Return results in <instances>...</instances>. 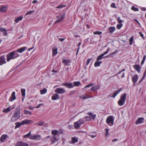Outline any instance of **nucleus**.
<instances>
[{"label": "nucleus", "mask_w": 146, "mask_h": 146, "mask_svg": "<svg viewBox=\"0 0 146 146\" xmlns=\"http://www.w3.org/2000/svg\"><path fill=\"white\" fill-rule=\"evenodd\" d=\"M47 90L46 88H44L42 90H41L40 91V94L41 95L45 94L47 92Z\"/></svg>", "instance_id": "obj_35"}, {"label": "nucleus", "mask_w": 146, "mask_h": 146, "mask_svg": "<svg viewBox=\"0 0 146 146\" xmlns=\"http://www.w3.org/2000/svg\"><path fill=\"white\" fill-rule=\"evenodd\" d=\"M88 114L92 117V119L93 120H94L95 119L96 117V114H93L92 113L89 112L88 113Z\"/></svg>", "instance_id": "obj_30"}, {"label": "nucleus", "mask_w": 146, "mask_h": 146, "mask_svg": "<svg viewBox=\"0 0 146 146\" xmlns=\"http://www.w3.org/2000/svg\"><path fill=\"white\" fill-rule=\"evenodd\" d=\"M31 131H30L28 133L25 135L24 136V137H26V138L29 137L31 135Z\"/></svg>", "instance_id": "obj_45"}, {"label": "nucleus", "mask_w": 146, "mask_h": 146, "mask_svg": "<svg viewBox=\"0 0 146 146\" xmlns=\"http://www.w3.org/2000/svg\"><path fill=\"white\" fill-rule=\"evenodd\" d=\"M74 128L76 129H79L81 126V125L79 123H78V121L77 122H75L74 123Z\"/></svg>", "instance_id": "obj_26"}, {"label": "nucleus", "mask_w": 146, "mask_h": 146, "mask_svg": "<svg viewBox=\"0 0 146 146\" xmlns=\"http://www.w3.org/2000/svg\"><path fill=\"white\" fill-rule=\"evenodd\" d=\"M69 62V60H62V63H63L65 64L66 65L67 64V63Z\"/></svg>", "instance_id": "obj_46"}, {"label": "nucleus", "mask_w": 146, "mask_h": 146, "mask_svg": "<svg viewBox=\"0 0 146 146\" xmlns=\"http://www.w3.org/2000/svg\"><path fill=\"white\" fill-rule=\"evenodd\" d=\"M75 91L73 90V91H71L70 92L69 95L71 96V95L74 94H75Z\"/></svg>", "instance_id": "obj_60"}, {"label": "nucleus", "mask_w": 146, "mask_h": 146, "mask_svg": "<svg viewBox=\"0 0 146 146\" xmlns=\"http://www.w3.org/2000/svg\"><path fill=\"white\" fill-rule=\"evenodd\" d=\"M15 92H13L11 94V96L10 97L9 101L11 102H13L16 99V97L15 96Z\"/></svg>", "instance_id": "obj_14"}, {"label": "nucleus", "mask_w": 146, "mask_h": 146, "mask_svg": "<svg viewBox=\"0 0 146 146\" xmlns=\"http://www.w3.org/2000/svg\"><path fill=\"white\" fill-rule=\"evenodd\" d=\"M41 138V136L40 135H33L30 137V139L32 140H40Z\"/></svg>", "instance_id": "obj_10"}, {"label": "nucleus", "mask_w": 146, "mask_h": 146, "mask_svg": "<svg viewBox=\"0 0 146 146\" xmlns=\"http://www.w3.org/2000/svg\"><path fill=\"white\" fill-rule=\"evenodd\" d=\"M115 27H110L108 29V31L111 33H113L115 31Z\"/></svg>", "instance_id": "obj_29"}, {"label": "nucleus", "mask_w": 146, "mask_h": 146, "mask_svg": "<svg viewBox=\"0 0 146 146\" xmlns=\"http://www.w3.org/2000/svg\"><path fill=\"white\" fill-rule=\"evenodd\" d=\"M84 120L85 121V122L90 121L92 120L91 117H89L88 116H86L84 117Z\"/></svg>", "instance_id": "obj_38"}, {"label": "nucleus", "mask_w": 146, "mask_h": 146, "mask_svg": "<svg viewBox=\"0 0 146 146\" xmlns=\"http://www.w3.org/2000/svg\"><path fill=\"white\" fill-rule=\"evenodd\" d=\"M20 116V111L19 109L16 110L11 118V121L14 122L18 119Z\"/></svg>", "instance_id": "obj_2"}, {"label": "nucleus", "mask_w": 146, "mask_h": 146, "mask_svg": "<svg viewBox=\"0 0 146 146\" xmlns=\"http://www.w3.org/2000/svg\"><path fill=\"white\" fill-rule=\"evenodd\" d=\"M28 143L23 141L17 142L14 146H29Z\"/></svg>", "instance_id": "obj_9"}, {"label": "nucleus", "mask_w": 146, "mask_h": 146, "mask_svg": "<svg viewBox=\"0 0 146 146\" xmlns=\"http://www.w3.org/2000/svg\"><path fill=\"white\" fill-rule=\"evenodd\" d=\"M15 107V106H11V107H9L7 108H6L5 109H3V112H5V113H7L10 111L12 109H13Z\"/></svg>", "instance_id": "obj_18"}, {"label": "nucleus", "mask_w": 146, "mask_h": 146, "mask_svg": "<svg viewBox=\"0 0 146 146\" xmlns=\"http://www.w3.org/2000/svg\"><path fill=\"white\" fill-rule=\"evenodd\" d=\"M66 5H60L56 7L57 8H62L66 7Z\"/></svg>", "instance_id": "obj_53"}, {"label": "nucleus", "mask_w": 146, "mask_h": 146, "mask_svg": "<svg viewBox=\"0 0 146 146\" xmlns=\"http://www.w3.org/2000/svg\"><path fill=\"white\" fill-rule=\"evenodd\" d=\"M15 124L16 126L15 127V129H16L17 128L19 127L21 125H22V122H17L15 123Z\"/></svg>", "instance_id": "obj_33"}, {"label": "nucleus", "mask_w": 146, "mask_h": 146, "mask_svg": "<svg viewBox=\"0 0 146 146\" xmlns=\"http://www.w3.org/2000/svg\"><path fill=\"white\" fill-rule=\"evenodd\" d=\"M133 40V37L131 36L129 40V44L130 45H132Z\"/></svg>", "instance_id": "obj_42"}, {"label": "nucleus", "mask_w": 146, "mask_h": 146, "mask_svg": "<svg viewBox=\"0 0 146 146\" xmlns=\"http://www.w3.org/2000/svg\"><path fill=\"white\" fill-rule=\"evenodd\" d=\"M131 9L132 10L134 11H138L139 9L138 8L135 7L134 6H132L131 7Z\"/></svg>", "instance_id": "obj_50"}, {"label": "nucleus", "mask_w": 146, "mask_h": 146, "mask_svg": "<svg viewBox=\"0 0 146 146\" xmlns=\"http://www.w3.org/2000/svg\"><path fill=\"white\" fill-rule=\"evenodd\" d=\"M109 129H108V128H106V129H105V131H106V136H107L108 135V132H109Z\"/></svg>", "instance_id": "obj_55"}, {"label": "nucleus", "mask_w": 146, "mask_h": 146, "mask_svg": "<svg viewBox=\"0 0 146 146\" xmlns=\"http://www.w3.org/2000/svg\"><path fill=\"white\" fill-rule=\"evenodd\" d=\"M110 48L109 47H108L106 51L104 52L102 54H101L100 55L97 57V58L96 60L99 61V60H101L103 58H104V57H103V56L105 55L108 54V52L110 50ZM106 57V56H105V57Z\"/></svg>", "instance_id": "obj_5"}, {"label": "nucleus", "mask_w": 146, "mask_h": 146, "mask_svg": "<svg viewBox=\"0 0 146 146\" xmlns=\"http://www.w3.org/2000/svg\"><path fill=\"white\" fill-rule=\"evenodd\" d=\"M62 85L66 86L67 88H72L73 86L72 83L66 82L62 84Z\"/></svg>", "instance_id": "obj_11"}, {"label": "nucleus", "mask_w": 146, "mask_h": 146, "mask_svg": "<svg viewBox=\"0 0 146 146\" xmlns=\"http://www.w3.org/2000/svg\"><path fill=\"white\" fill-rule=\"evenodd\" d=\"M102 33V32L101 31H95L93 33V34L94 35H101Z\"/></svg>", "instance_id": "obj_47"}, {"label": "nucleus", "mask_w": 146, "mask_h": 146, "mask_svg": "<svg viewBox=\"0 0 146 146\" xmlns=\"http://www.w3.org/2000/svg\"><path fill=\"white\" fill-rule=\"evenodd\" d=\"M24 113L26 115L29 114L31 115L32 114V112L27 110H25L24 111Z\"/></svg>", "instance_id": "obj_44"}, {"label": "nucleus", "mask_w": 146, "mask_h": 146, "mask_svg": "<svg viewBox=\"0 0 146 146\" xmlns=\"http://www.w3.org/2000/svg\"><path fill=\"white\" fill-rule=\"evenodd\" d=\"M102 62V61H99L97 60L94 63V66L95 67H96L99 66Z\"/></svg>", "instance_id": "obj_27"}, {"label": "nucleus", "mask_w": 146, "mask_h": 146, "mask_svg": "<svg viewBox=\"0 0 146 146\" xmlns=\"http://www.w3.org/2000/svg\"><path fill=\"white\" fill-rule=\"evenodd\" d=\"M89 136H90L92 138H94L96 136V135H90Z\"/></svg>", "instance_id": "obj_63"}, {"label": "nucleus", "mask_w": 146, "mask_h": 146, "mask_svg": "<svg viewBox=\"0 0 146 146\" xmlns=\"http://www.w3.org/2000/svg\"><path fill=\"white\" fill-rule=\"evenodd\" d=\"M52 134L54 136L56 135L58 133V131L57 130H52L51 131Z\"/></svg>", "instance_id": "obj_34"}, {"label": "nucleus", "mask_w": 146, "mask_h": 146, "mask_svg": "<svg viewBox=\"0 0 146 146\" xmlns=\"http://www.w3.org/2000/svg\"><path fill=\"white\" fill-rule=\"evenodd\" d=\"M6 63V62L5 60V56H2L0 57V66Z\"/></svg>", "instance_id": "obj_12"}, {"label": "nucleus", "mask_w": 146, "mask_h": 146, "mask_svg": "<svg viewBox=\"0 0 146 146\" xmlns=\"http://www.w3.org/2000/svg\"><path fill=\"white\" fill-rule=\"evenodd\" d=\"M52 51L53 52L52 56H54L56 55L58 53L57 48L56 47H53L52 50Z\"/></svg>", "instance_id": "obj_24"}, {"label": "nucleus", "mask_w": 146, "mask_h": 146, "mask_svg": "<svg viewBox=\"0 0 146 146\" xmlns=\"http://www.w3.org/2000/svg\"><path fill=\"white\" fill-rule=\"evenodd\" d=\"M0 32H3V34L5 35V36H6L7 35V30H6L5 29V28H0Z\"/></svg>", "instance_id": "obj_28"}, {"label": "nucleus", "mask_w": 146, "mask_h": 146, "mask_svg": "<svg viewBox=\"0 0 146 146\" xmlns=\"http://www.w3.org/2000/svg\"><path fill=\"white\" fill-rule=\"evenodd\" d=\"M123 24H118L117 25L116 27L117 29H121V28L123 26Z\"/></svg>", "instance_id": "obj_43"}, {"label": "nucleus", "mask_w": 146, "mask_h": 146, "mask_svg": "<svg viewBox=\"0 0 146 146\" xmlns=\"http://www.w3.org/2000/svg\"><path fill=\"white\" fill-rule=\"evenodd\" d=\"M126 94L125 93L121 95L120 99L118 102V104L119 106H122L124 104L126 99Z\"/></svg>", "instance_id": "obj_3"}, {"label": "nucleus", "mask_w": 146, "mask_h": 146, "mask_svg": "<svg viewBox=\"0 0 146 146\" xmlns=\"http://www.w3.org/2000/svg\"><path fill=\"white\" fill-rule=\"evenodd\" d=\"M138 78V76L137 74L133 76L132 78V81L134 83V86H135V83L137 82Z\"/></svg>", "instance_id": "obj_13"}, {"label": "nucleus", "mask_w": 146, "mask_h": 146, "mask_svg": "<svg viewBox=\"0 0 146 146\" xmlns=\"http://www.w3.org/2000/svg\"><path fill=\"white\" fill-rule=\"evenodd\" d=\"M78 123H79L81 125L84 124L85 122V121L84 120V118H80L78 121Z\"/></svg>", "instance_id": "obj_31"}, {"label": "nucleus", "mask_w": 146, "mask_h": 146, "mask_svg": "<svg viewBox=\"0 0 146 146\" xmlns=\"http://www.w3.org/2000/svg\"><path fill=\"white\" fill-rule=\"evenodd\" d=\"M27 49V47H23L17 49L16 51V52H18L19 53H22L23 52L25 51L26 49Z\"/></svg>", "instance_id": "obj_21"}, {"label": "nucleus", "mask_w": 146, "mask_h": 146, "mask_svg": "<svg viewBox=\"0 0 146 146\" xmlns=\"http://www.w3.org/2000/svg\"><path fill=\"white\" fill-rule=\"evenodd\" d=\"M57 18L58 19L54 23L55 24L58 23L60 22L63 21L65 18V14H63L61 15L60 16L58 17Z\"/></svg>", "instance_id": "obj_8"}, {"label": "nucleus", "mask_w": 146, "mask_h": 146, "mask_svg": "<svg viewBox=\"0 0 146 146\" xmlns=\"http://www.w3.org/2000/svg\"><path fill=\"white\" fill-rule=\"evenodd\" d=\"M59 40H60L61 42H62L64 40L65 38H59Z\"/></svg>", "instance_id": "obj_64"}, {"label": "nucleus", "mask_w": 146, "mask_h": 146, "mask_svg": "<svg viewBox=\"0 0 146 146\" xmlns=\"http://www.w3.org/2000/svg\"><path fill=\"white\" fill-rule=\"evenodd\" d=\"M51 144H53L55 143L58 141V139L56 137L53 136L51 137Z\"/></svg>", "instance_id": "obj_19"}, {"label": "nucleus", "mask_w": 146, "mask_h": 146, "mask_svg": "<svg viewBox=\"0 0 146 146\" xmlns=\"http://www.w3.org/2000/svg\"><path fill=\"white\" fill-rule=\"evenodd\" d=\"M25 91L26 90L25 89L22 88L21 89V92L22 96H23L24 97L23 98H22L23 100L25 98Z\"/></svg>", "instance_id": "obj_32"}, {"label": "nucleus", "mask_w": 146, "mask_h": 146, "mask_svg": "<svg viewBox=\"0 0 146 146\" xmlns=\"http://www.w3.org/2000/svg\"><path fill=\"white\" fill-rule=\"evenodd\" d=\"M117 20L118 23L120 24H122V20L120 19V17H118Z\"/></svg>", "instance_id": "obj_51"}, {"label": "nucleus", "mask_w": 146, "mask_h": 146, "mask_svg": "<svg viewBox=\"0 0 146 146\" xmlns=\"http://www.w3.org/2000/svg\"><path fill=\"white\" fill-rule=\"evenodd\" d=\"M80 98L82 99H85L87 98H91L92 97L90 96L86 97L85 96L83 95L81 96H80Z\"/></svg>", "instance_id": "obj_39"}, {"label": "nucleus", "mask_w": 146, "mask_h": 146, "mask_svg": "<svg viewBox=\"0 0 146 146\" xmlns=\"http://www.w3.org/2000/svg\"><path fill=\"white\" fill-rule=\"evenodd\" d=\"M139 33L140 35L141 36V37L143 39V40H145V38L144 37V35H143V34L141 32H139Z\"/></svg>", "instance_id": "obj_52"}, {"label": "nucleus", "mask_w": 146, "mask_h": 146, "mask_svg": "<svg viewBox=\"0 0 146 146\" xmlns=\"http://www.w3.org/2000/svg\"><path fill=\"white\" fill-rule=\"evenodd\" d=\"M81 42H79L78 44V45L79 46V47L78 48V49L77 50V51L76 52V54H77L78 53V52L79 50V47L81 45Z\"/></svg>", "instance_id": "obj_62"}, {"label": "nucleus", "mask_w": 146, "mask_h": 146, "mask_svg": "<svg viewBox=\"0 0 146 146\" xmlns=\"http://www.w3.org/2000/svg\"><path fill=\"white\" fill-rule=\"evenodd\" d=\"M94 84L93 83H90V84H89L85 86L84 87V88H86L90 87L91 86H93L94 85Z\"/></svg>", "instance_id": "obj_49"}, {"label": "nucleus", "mask_w": 146, "mask_h": 146, "mask_svg": "<svg viewBox=\"0 0 146 146\" xmlns=\"http://www.w3.org/2000/svg\"><path fill=\"white\" fill-rule=\"evenodd\" d=\"M111 7L113 8H116V7L115 6V4L114 3H112L111 5Z\"/></svg>", "instance_id": "obj_61"}, {"label": "nucleus", "mask_w": 146, "mask_h": 146, "mask_svg": "<svg viewBox=\"0 0 146 146\" xmlns=\"http://www.w3.org/2000/svg\"><path fill=\"white\" fill-rule=\"evenodd\" d=\"M114 118L113 116L108 117L106 119L107 123L110 126H112L113 124Z\"/></svg>", "instance_id": "obj_4"}, {"label": "nucleus", "mask_w": 146, "mask_h": 146, "mask_svg": "<svg viewBox=\"0 0 146 146\" xmlns=\"http://www.w3.org/2000/svg\"><path fill=\"white\" fill-rule=\"evenodd\" d=\"M122 90V89L120 88L118 90L115 91L113 93V95L111 96V97L114 98L116 95L119 93V92Z\"/></svg>", "instance_id": "obj_23"}, {"label": "nucleus", "mask_w": 146, "mask_h": 146, "mask_svg": "<svg viewBox=\"0 0 146 146\" xmlns=\"http://www.w3.org/2000/svg\"><path fill=\"white\" fill-rule=\"evenodd\" d=\"M145 75L143 74V77L141 78V80H140V81L139 82V83H141L143 81V80L145 79Z\"/></svg>", "instance_id": "obj_57"}, {"label": "nucleus", "mask_w": 146, "mask_h": 146, "mask_svg": "<svg viewBox=\"0 0 146 146\" xmlns=\"http://www.w3.org/2000/svg\"><path fill=\"white\" fill-rule=\"evenodd\" d=\"M44 105L43 104H38L36 107V108H40V106Z\"/></svg>", "instance_id": "obj_58"}, {"label": "nucleus", "mask_w": 146, "mask_h": 146, "mask_svg": "<svg viewBox=\"0 0 146 146\" xmlns=\"http://www.w3.org/2000/svg\"><path fill=\"white\" fill-rule=\"evenodd\" d=\"M44 124V122L42 121H40L38 123V125L39 126H42Z\"/></svg>", "instance_id": "obj_59"}, {"label": "nucleus", "mask_w": 146, "mask_h": 146, "mask_svg": "<svg viewBox=\"0 0 146 146\" xmlns=\"http://www.w3.org/2000/svg\"><path fill=\"white\" fill-rule=\"evenodd\" d=\"M34 11H28L26 14V15H29L31 14Z\"/></svg>", "instance_id": "obj_56"}, {"label": "nucleus", "mask_w": 146, "mask_h": 146, "mask_svg": "<svg viewBox=\"0 0 146 146\" xmlns=\"http://www.w3.org/2000/svg\"><path fill=\"white\" fill-rule=\"evenodd\" d=\"M92 59V58H89L87 59L86 62V65H88L89 64L91 60Z\"/></svg>", "instance_id": "obj_54"}, {"label": "nucleus", "mask_w": 146, "mask_h": 146, "mask_svg": "<svg viewBox=\"0 0 146 146\" xmlns=\"http://www.w3.org/2000/svg\"><path fill=\"white\" fill-rule=\"evenodd\" d=\"M117 50H116L115 51V52H113L112 53L110 54L109 55V56L110 57H112L113 56L112 55H113V54L115 55L117 53Z\"/></svg>", "instance_id": "obj_48"}, {"label": "nucleus", "mask_w": 146, "mask_h": 146, "mask_svg": "<svg viewBox=\"0 0 146 146\" xmlns=\"http://www.w3.org/2000/svg\"><path fill=\"white\" fill-rule=\"evenodd\" d=\"M19 56L15 50L11 52L6 55L7 60V62H9L11 60L15 59Z\"/></svg>", "instance_id": "obj_1"}, {"label": "nucleus", "mask_w": 146, "mask_h": 146, "mask_svg": "<svg viewBox=\"0 0 146 146\" xmlns=\"http://www.w3.org/2000/svg\"><path fill=\"white\" fill-rule=\"evenodd\" d=\"M23 19V17L22 16H21L17 19H15L14 20V21L16 23H18L19 21L22 20Z\"/></svg>", "instance_id": "obj_36"}, {"label": "nucleus", "mask_w": 146, "mask_h": 146, "mask_svg": "<svg viewBox=\"0 0 146 146\" xmlns=\"http://www.w3.org/2000/svg\"><path fill=\"white\" fill-rule=\"evenodd\" d=\"M146 59V55L145 54L143 56V59L142 60L141 63V64H142V65L143 64H144V63Z\"/></svg>", "instance_id": "obj_41"}, {"label": "nucleus", "mask_w": 146, "mask_h": 146, "mask_svg": "<svg viewBox=\"0 0 146 146\" xmlns=\"http://www.w3.org/2000/svg\"><path fill=\"white\" fill-rule=\"evenodd\" d=\"M134 69L138 73L140 72V70L141 69V67L139 65L136 64L134 65L133 66Z\"/></svg>", "instance_id": "obj_16"}, {"label": "nucleus", "mask_w": 146, "mask_h": 146, "mask_svg": "<svg viewBox=\"0 0 146 146\" xmlns=\"http://www.w3.org/2000/svg\"><path fill=\"white\" fill-rule=\"evenodd\" d=\"M54 92L58 94H63L66 92V90L63 88H57L54 90Z\"/></svg>", "instance_id": "obj_6"}, {"label": "nucleus", "mask_w": 146, "mask_h": 146, "mask_svg": "<svg viewBox=\"0 0 146 146\" xmlns=\"http://www.w3.org/2000/svg\"><path fill=\"white\" fill-rule=\"evenodd\" d=\"M100 87L99 85H95L93 86L91 88V90L92 91H95L96 90H98L100 88Z\"/></svg>", "instance_id": "obj_17"}, {"label": "nucleus", "mask_w": 146, "mask_h": 146, "mask_svg": "<svg viewBox=\"0 0 146 146\" xmlns=\"http://www.w3.org/2000/svg\"><path fill=\"white\" fill-rule=\"evenodd\" d=\"M7 9V8L6 7L1 6V12H5Z\"/></svg>", "instance_id": "obj_37"}, {"label": "nucleus", "mask_w": 146, "mask_h": 146, "mask_svg": "<svg viewBox=\"0 0 146 146\" xmlns=\"http://www.w3.org/2000/svg\"><path fill=\"white\" fill-rule=\"evenodd\" d=\"M144 118L143 117H139L138 118L135 122L137 125L142 123L143 122Z\"/></svg>", "instance_id": "obj_15"}, {"label": "nucleus", "mask_w": 146, "mask_h": 146, "mask_svg": "<svg viewBox=\"0 0 146 146\" xmlns=\"http://www.w3.org/2000/svg\"><path fill=\"white\" fill-rule=\"evenodd\" d=\"M80 84V81L75 82L74 83V86H78Z\"/></svg>", "instance_id": "obj_40"}, {"label": "nucleus", "mask_w": 146, "mask_h": 146, "mask_svg": "<svg viewBox=\"0 0 146 146\" xmlns=\"http://www.w3.org/2000/svg\"><path fill=\"white\" fill-rule=\"evenodd\" d=\"M72 141L70 142L71 144H74L78 141V139L76 137H72L71 138Z\"/></svg>", "instance_id": "obj_22"}, {"label": "nucleus", "mask_w": 146, "mask_h": 146, "mask_svg": "<svg viewBox=\"0 0 146 146\" xmlns=\"http://www.w3.org/2000/svg\"><path fill=\"white\" fill-rule=\"evenodd\" d=\"M9 138L8 135L6 134L2 135L0 137V141L1 142H6Z\"/></svg>", "instance_id": "obj_7"}, {"label": "nucleus", "mask_w": 146, "mask_h": 146, "mask_svg": "<svg viewBox=\"0 0 146 146\" xmlns=\"http://www.w3.org/2000/svg\"><path fill=\"white\" fill-rule=\"evenodd\" d=\"M32 121L29 119L25 120L21 122L22 125L27 124L32 122Z\"/></svg>", "instance_id": "obj_25"}, {"label": "nucleus", "mask_w": 146, "mask_h": 146, "mask_svg": "<svg viewBox=\"0 0 146 146\" xmlns=\"http://www.w3.org/2000/svg\"><path fill=\"white\" fill-rule=\"evenodd\" d=\"M59 99V96L57 94H53L52 97V99L53 100H58Z\"/></svg>", "instance_id": "obj_20"}]
</instances>
